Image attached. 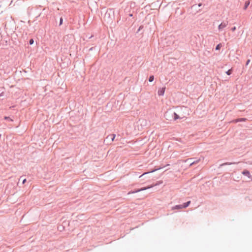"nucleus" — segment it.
Instances as JSON below:
<instances>
[{
  "mask_svg": "<svg viewBox=\"0 0 252 252\" xmlns=\"http://www.w3.org/2000/svg\"><path fill=\"white\" fill-rule=\"evenodd\" d=\"M93 50V48H91L90 49V50Z\"/></svg>",
  "mask_w": 252,
  "mask_h": 252,
  "instance_id": "30",
  "label": "nucleus"
},
{
  "mask_svg": "<svg viewBox=\"0 0 252 252\" xmlns=\"http://www.w3.org/2000/svg\"><path fill=\"white\" fill-rule=\"evenodd\" d=\"M250 61H251L250 60H248L247 62H246V65H248L249 64Z\"/></svg>",
  "mask_w": 252,
  "mask_h": 252,
  "instance_id": "25",
  "label": "nucleus"
},
{
  "mask_svg": "<svg viewBox=\"0 0 252 252\" xmlns=\"http://www.w3.org/2000/svg\"><path fill=\"white\" fill-rule=\"evenodd\" d=\"M246 120V118H239L235 120L236 123L245 121Z\"/></svg>",
  "mask_w": 252,
  "mask_h": 252,
  "instance_id": "15",
  "label": "nucleus"
},
{
  "mask_svg": "<svg viewBox=\"0 0 252 252\" xmlns=\"http://www.w3.org/2000/svg\"><path fill=\"white\" fill-rule=\"evenodd\" d=\"M63 18H61L60 19V25H61L63 24Z\"/></svg>",
  "mask_w": 252,
  "mask_h": 252,
  "instance_id": "23",
  "label": "nucleus"
},
{
  "mask_svg": "<svg viewBox=\"0 0 252 252\" xmlns=\"http://www.w3.org/2000/svg\"><path fill=\"white\" fill-rule=\"evenodd\" d=\"M236 27H232V28H231V31H232V32H234V31L236 30Z\"/></svg>",
  "mask_w": 252,
  "mask_h": 252,
  "instance_id": "24",
  "label": "nucleus"
},
{
  "mask_svg": "<svg viewBox=\"0 0 252 252\" xmlns=\"http://www.w3.org/2000/svg\"><path fill=\"white\" fill-rule=\"evenodd\" d=\"M171 118L174 120H176L178 119H181V118L180 117H179V116L176 114L175 112H172V113L171 114Z\"/></svg>",
  "mask_w": 252,
  "mask_h": 252,
  "instance_id": "7",
  "label": "nucleus"
},
{
  "mask_svg": "<svg viewBox=\"0 0 252 252\" xmlns=\"http://www.w3.org/2000/svg\"><path fill=\"white\" fill-rule=\"evenodd\" d=\"M154 80V75H151L149 78V81L150 82H152Z\"/></svg>",
  "mask_w": 252,
  "mask_h": 252,
  "instance_id": "17",
  "label": "nucleus"
},
{
  "mask_svg": "<svg viewBox=\"0 0 252 252\" xmlns=\"http://www.w3.org/2000/svg\"><path fill=\"white\" fill-rule=\"evenodd\" d=\"M157 170H158V169H156L153 170H152V171H150V172L144 173L143 174H142L141 175H140V176H139V178L142 177L143 176H144V175H145V174H148V173H149L153 172H154V171H157Z\"/></svg>",
  "mask_w": 252,
  "mask_h": 252,
  "instance_id": "16",
  "label": "nucleus"
},
{
  "mask_svg": "<svg viewBox=\"0 0 252 252\" xmlns=\"http://www.w3.org/2000/svg\"><path fill=\"white\" fill-rule=\"evenodd\" d=\"M165 90V87H162L161 88H160L158 92V95L159 96H163L164 94Z\"/></svg>",
  "mask_w": 252,
  "mask_h": 252,
  "instance_id": "5",
  "label": "nucleus"
},
{
  "mask_svg": "<svg viewBox=\"0 0 252 252\" xmlns=\"http://www.w3.org/2000/svg\"><path fill=\"white\" fill-rule=\"evenodd\" d=\"M26 182V179H24L23 180V181H22V184H24Z\"/></svg>",
  "mask_w": 252,
  "mask_h": 252,
  "instance_id": "26",
  "label": "nucleus"
},
{
  "mask_svg": "<svg viewBox=\"0 0 252 252\" xmlns=\"http://www.w3.org/2000/svg\"><path fill=\"white\" fill-rule=\"evenodd\" d=\"M228 25V22H222L219 25L218 29L220 31H222Z\"/></svg>",
  "mask_w": 252,
  "mask_h": 252,
  "instance_id": "3",
  "label": "nucleus"
},
{
  "mask_svg": "<svg viewBox=\"0 0 252 252\" xmlns=\"http://www.w3.org/2000/svg\"><path fill=\"white\" fill-rule=\"evenodd\" d=\"M142 28V26H140L137 31V32H138L139 31H140V30H141V29Z\"/></svg>",
  "mask_w": 252,
  "mask_h": 252,
  "instance_id": "28",
  "label": "nucleus"
},
{
  "mask_svg": "<svg viewBox=\"0 0 252 252\" xmlns=\"http://www.w3.org/2000/svg\"><path fill=\"white\" fill-rule=\"evenodd\" d=\"M33 43H34V40L32 38L30 39L29 40V44L30 45H32L33 44Z\"/></svg>",
  "mask_w": 252,
  "mask_h": 252,
  "instance_id": "20",
  "label": "nucleus"
},
{
  "mask_svg": "<svg viewBox=\"0 0 252 252\" xmlns=\"http://www.w3.org/2000/svg\"><path fill=\"white\" fill-rule=\"evenodd\" d=\"M242 174L246 176H247L249 179H252V175H251L250 174V172L247 170H244L243 172H242Z\"/></svg>",
  "mask_w": 252,
  "mask_h": 252,
  "instance_id": "4",
  "label": "nucleus"
},
{
  "mask_svg": "<svg viewBox=\"0 0 252 252\" xmlns=\"http://www.w3.org/2000/svg\"><path fill=\"white\" fill-rule=\"evenodd\" d=\"M183 208V205L181 204V205H175L174 207H173L172 209V210H175V209L179 210V209H181Z\"/></svg>",
  "mask_w": 252,
  "mask_h": 252,
  "instance_id": "9",
  "label": "nucleus"
},
{
  "mask_svg": "<svg viewBox=\"0 0 252 252\" xmlns=\"http://www.w3.org/2000/svg\"><path fill=\"white\" fill-rule=\"evenodd\" d=\"M172 111H167L165 113L164 116L167 120H171Z\"/></svg>",
  "mask_w": 252,
  "mask_h": 252,
  "instance_id": "6",
  "label": "nucleus"
},
{
  "mask_svg": "<svg viewBox=\"0 0 252 252\" xmlns=\"http://www.w3.org/2000/svg\"><path fill=\"white\" fill-rule=\"evenodd\" d=\"M153 188V186H148L147 187L142 188L139 189H135L134 190L130 191H129L128 193V194L137 193V192H140L141 191L145 190H146L147 189H150V188Z\"/></svg>",
  "mask_w": 252,
  "mask_h": 252,
  "instance_id": "2",
  "label": "nucleus"
},
{
  "mask_svg": "<svg viewBox=\"0 0 252 252\" xmlns=\"http://www.w3.org/2000/svg\"><path fill=\"white\" fill-rule=\"evenodd\" d=\"M161 183H162V181H161V182H159L158 183H156V184L152 185V186H153V187H154V186H155L159 185L160 184H161Z\"/></svg>",
  "mask_w": 252,
  "mask_h": 252,
  "instance_id": "22",
  "label": "nucleus"
},
{
  "mask_svg": "<svg viewBox=\"0 0 252 252\" xmlns=\"http://www.w3.org/2000/svg\"><path fill=\"white\" fill-rule=\"evenodd\" d=\"M129 15V17H130H130H132V18H133V17H133V14H129V15Z\"/></svg>",
  "mask_w": 252,
  "mask_h": 252,
  "instance_id": "27",
  "label": "nucleus"
},
{
  "mask_svg": "<svg viewBox=\"0 0 252 252\" xmlns=\"http://www.w3.org/2000/svg\"><path fill=\"white\" fill-rule=\"evenodd\" d=\"M201 160V158H199L197 159L196 158H190L186 159L185 162H187L188 161H190V166H191L193 164H196L199 162Z\"/></svg>",
  "mask_w": 252,
  "mask_h": 252,
  "instance_id": "1",
  "label": "nucleus"
},
{
  "mask_svg": "<svg viewBox=\"0 0 252 252\" xmlns=\"http://www.w3.org/2000/svg\"><path fill=\"white\" fill-rule=\"evenodd\" d=\"M226 73L227 75H230V74L232 73V69H229V70H228L226 72Z\"/></svg>",
  "mask_w": 252,
  "mask_h": 252,
  "instance_id": "19",
  "label": "nucleus"
},
{
  "mask_svg": "<svg viewBox=\"0 0 252 252\" xmlns=\"http://www.w3.org/2000/svg\"><path fill=\"white\" fill-rule=\"evenodd\" d=\"M202 5V4L201 3H199L198 5L197 4H193L191 6V9H196L197 6L200 7Z\"/></svg>",
  "mask_w": 252,
  "mask_h": 252,
  "instance_id": "12",
  "label": "nucleus"
},
{
  "mask_svg": "<svg viewBox=\"0 0 252 252\" xmlns=\"http://www.w3.org/2000/svg\"><path fill=\"white\" fill-rule=\"evenodd\" d=\"M3 95V93L0 94V97Z\"/></svg>",
  "mask_w": 252,
  "mask_h": 252,
  "instance_id": "29",
  "label": "nucleus"
},
{
  "mask_svg": "<svg viewBox=\"0 0 252 252\" xmlns=\"http://www.w3.org/2000/svg\"><path fill=\"white\" fill-rule=\"evenodd\" d=\"M237 163V162H225L221 164L220 165V167H222L224 165H231V164H234Z\"/></svg>",
  "mask_w": 252,
  "mask_h": 252,
  "instance_id": "10",
  "label": "nucleus"
},
{
  "mask_svg": "<svg viewBox=\"0 0 252 252\" xmlns=\"http://www.w3.org/2000/svg\"><path fill=\"white\" fill-rule=\"evenodd\" d=\"M133 18H130V17H127L126 18V21L128 24H131L133 22V21L132 20Z\"/></svg>",
  "mask_w": 252,
  "mask_h": 252,
  "instance_id": "11",
  "label": "nucleus"
},
{
  "mask_svg": "<svg viewBox=\"0 0 252 252\" xmlns=\"http://www.w3.org/2000/svg\"><path fill=\"white\" fill-rule=\"evenodd\" d=\"M250 1L248 0V1H246L245 3V5H244V10H246L247 7L249 6V5H250Z\"/></svg>",
  "mask_w": 252,
  "mask_h": 252,
  "instance_id": "14",
  "label": "nucleus"
},
{
  "mask_svg": "<svg viewBox=\"0 0 252 252\" xmlns=\"http://www.w3.org/2000/svg\"><path fill=\"white\" fill-rule=\"evenodd\" d=\"M190 204V201H189L186 203H184L183 205V208H186L188 207Z\"/></svg>",
  "mask_w": 252,
  "mask_h": 252,
  "instance_id": "13",
  "label": "nucleus"
},
{
  "mask_svg": "<svg viewBox=\"0 0 252 252\" xmlns=\"http://www.w3.org/2000/svg\"><path fill=\"white\" fill-rule=\"evenodd\" d=\"M4 119L6 120H8V121H13V120L9 117L5 116L4 117Z\"/></svg>",
  "mask_w": 252,
  "mask_h": 252,
  "instance_id": "21",
  "label": "nucleus"
},
{
  "mask_svg": "<svg viewBox=\"0 0 252 252\" xmlns=\"http://www.w3.org/2000/svg\"><path fill=\"white\" fill-rule=\"evenodd\" d=\"M116 135L115 134H111L107 136L106 139L109 140L110 139L111 142L113 141L115 138Z\"/></svg>",
  "mask_w": 252,
  "mask_h": 252,
  "instance_id": "8",
  "label": "nucleus"
},
{
  "mask_svg": "<svg viewBox=\"0 0 252 252\" xmlns=\"http://www.w3.org/2000/svg\"><path fill=\"white\" fill-rule=\"evenodd\" d=\"M221 44L220 43V44H218L216 47V50H219L220 49V48H221Z\"/></svg>",
  "mask_w": 252,
  "mask_h": 252,
  "instance_id": "18",
  "label": "nucleus"
}]
</instances>
